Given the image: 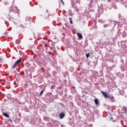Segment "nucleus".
Wrapping results in <instances>:
<instances>
[{
	"instance_id": "f257e3e1",
	"label": "nucleus",
	"mask_w": 127,
	"mask_h": 127,
	"mask_svg": "<svg viewBox=\"0 0 127 127\" xmlns=\"http://www.w3.org/2000/svg\"><path fill=\"white\" fill-rule=\"evenodd\" d=\"M20 62H21V58H20L12 66V68H16V67L17 66V64H19Z\"/></svg>"
},
{
	"instance_id": "f03ea898",
	"label": "nucleus",
	"mask_w": 127,
	"mask_h": 127,
	"mask_svg": "<svg viewBox=\"0 0 127 127\" xmlns=\"http://www.w3.org/2000/svg\"><path fill=\"white\" fill-rule=\"evenodd\" d=\"M101 93L102 94V95L104 96V97L106 98L107 99H109L110 98V96L108 95V94H107L105 92L103 91H101Z\"/></svg>"
},
{
	"instance_id": "7ed1b4c3",
	"label": "nucleus",
	"mask_w": 127,
	"mask_h": 127,
	"mask_svg": "<svg viewBox=\"0 0 127 127\" xmlns=\"http://www.w3.org/2000/svg\"><path fill=\"white\" fill-rule=\"evenodd\" d=\"M60 119H63L64 117H65V114L64 113L62 112L61 114H59Z\"/></svg>"
},
{
	"instance_id": "20e7f679",
	"label": "nucleus",
	"mask_w": 127,
	"mask_h": 127,
	"mask_svg": "<svg viewBox=\"0 0 127 127\" xmlns=\"http://www.w3.org/2000/svg\"><path fill=\"white\" fill-rule=\"evenodd\" d=\"M77 35L78 37V38H79V39H83V36H82V34H81L80 33H77Z\"/></svg>"
},
{
	"instance_id": "39448f33",
	"label": "nucleus",
	"mask_w": 127,
	"mask_h": 127,
	"mask_svg": "<svg viewBox=\"0 0 127 127\" xmlns=\"http://www.w3.org/2000/svg\"><path fill=\"white\" fill-rule=\"evenodd\" d=\"M94 103L95 105H99V100L98 99H95L94 100Z\"/></svg>"
},
{
	"instance_id": "423d86ee",
	"label": "nucleus",
	"mask_w": 127,
	"mask_h": 127,
	"mask_svg": "<svg viewBox=\"0 0 127 127\" xmlns=\"http://www.w3.org/2000/svg\"><path fill=\"white\" fill-rule=\"evenodd\" d=\"M2 115L4 116V117H6V118H9V115L6 113H3Z\"/></svg>"
},
{
	"instance_id": "0eeeda50",
	"label": "nucleus",
	"mask_w": 127,
	"mask_h": 127,
	"mask_svg": "<svg viewBox=\"0 0 127 127\" xmlns=\"http://www.w3.org/2000/svg\"><path fill=\"white\" fill-rule=\"evenodd\" d=\"M16 44H19L20 43V41L19 40H16Z\"/></svg>"
},
{
	"instance_id": "6e6552de",
	"label": "nucleus",
	"mask_w": 127,
	"mask_h": 127,
	"mask_svg": "<svg viewBox=\"0 0 127 127\" xmlns=\"http://www.w3.org/2000/svg\"><path fill=\"white\" fill-rule=\"evenodd\" d=\"M109 99H111V101H112L113 102H115V101L114 100V97L113 96H112V97L109 96Z\"/></svg>"
},
{
	"instance_id": "1a4fd4ad",
	"label": "nucleus",
	"mask_w": 127,
	"mask_h": 127,
	"mask_svg": "<svg viewBox=\"0 0 127 127\" xmlns=\"http://www.w3.org/2000/svg\"><path fill=\"white\" fill-rule=\"evenodd\" d=\"M69 21H70V23L71 24H73V21H72V18L69 17Z\"/></svg>"
},
{
	"instance_id": "9d476101",
	"label": "nucleus",
	"mask_w": 127,
	"mask_h": 127,
	"mask_svg": "<svg viewBox=\"0 0 127 127\" xmlns=\"http://www.w3.org/2000/svg\"><path fill=\"white\" fill-rule=\"evenodd\" d=\"M30 19H31L30 17H27L26 18V21H29V20H30Z\"/></svg>"
},
{
	"instance_id": "9b49d317",
	"label": "nucleus",
	"mask_w": 127,
	"mask_h": 127,
	"mask_svg": "<svg viewBox=\"0 0 127 127\" xmlns=\"http://www.w3.org/2000/svg\"><path fill=\"white\" fill-rule=\"evenodd\" d=\"M45 90H43L41 91L40 93V96H42V94H43V92H44Z\"/></svg>"
},
{
	"instance_id": "f8f14e48",
	"label": "nucleus",
	"mask_w": 127,
	"mask_h": 127,
	"mask_svg": "<svg viewBox=\"0 0 127 127\" xmlns=\"http://www.w3.org/2000/svg\"><path fill=\"white\" fill-rule=\"evenodd\" d=\"M127 107H123V111H124V112H126L127 111Z\"/></svg>"
},
{
	"instance_id": "ddd939ff",
	"label": "nucleus",
	"mask_w": 127,
	"mask_h": 127,
	"mask_svg": "<svg viewBox=\"0 0 127 127\" xmlns=\"http://www.w3.org/2000/svg\"><path fill=\"white\" fill-rule=\"evenodd\" d=\"M86 56L87 58H89V56H90V54H86Z\"/></svg>"
},
{
	"instance_id": "4468645a",
	"label": "nucleus",
	"mask_w": 127,
	"mask_h": 127,
	"mask_svg": "<svg viewBox=\"0 0 127 127\" xmlns=\"http://www.w3.org/2000/svg\"><path fill=\"white\" fill-rule=\"evenodd\" d=\"M61 2L63 3V4H64V1H63V0H60Z\"/></svg>"
},
{
	"instance_id": "2eb2a0df",
	"label": "nucleus",
	"mask_w": 127,
	"mask_h": 127,
	"mask_svg": "<svg viewBox=\"0 0 127 127\" xmlns=\"http://www.w3.org/2000/svg\"><path fill=\"white\" fill-rule=\"evenodd\" d=\"M1 62V59L0 58V63Z\"/></svg>"
}]
</instances>
